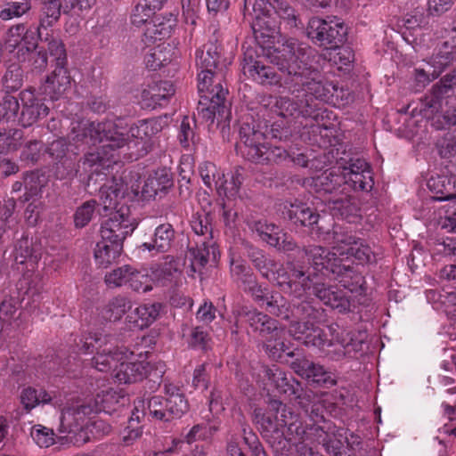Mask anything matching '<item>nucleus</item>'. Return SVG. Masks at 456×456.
<instances>
[{
  "mask_svg": "<svg viewBox=\"0 0 456 456\" xmlns=\"http://www.w3.org/2000/svg\"><path fill=\"white\" fill-rule=\"evenodd\" d=\"M314 50L307 44L294 38L286 40L281 47L268 53L272 63L286 74L285 84L293 92H303V96L295 99L268 95L262 100L264 106L282 118H311L318 126L327 128L322 122L328 117L316 100H323L328 90L321 80L318 69L311 65Z\"/></svg>",
  "mask_w": 456,
  "mask_h": 456,
  "instance_id": "1",
  "label": "nucleus"
},
{
  "mask_svg": "<svg viewBox=\"0 0 456 456\" xmlns=\"http://www.w3.org/2000/svg\"><path fill=\"white\" fill-rule=\"evenodd\" d=\"M332 338L328 339L324 331L314 325L311 321L294 322L289 328V332L296 340L302 342L306 346H315L325 351L326 347H334V350H327L326 355L332 361H338L354 351V343L346 330H336L332 327Z\"/></svg>",
  "mask_w": 456,
  "mask_h": 456,
  "instance_id": "2",
  "label": "nucleus"
},
{
  "mask_svg": "<svg viewBox=\"0 0 456 456\" xmlns=\"http://www.w3.org/2000/svg\"><path fill=\"white\" fill-rule=\"evenodd\" d=\"M74 129H77V132L91 133V139L105 142V147L114 151L128 145L133 139L141 141L147 139L141 120L129 127L124 126L122 120L118 119L117 121L106 120L77 124Z\"/></svg>",
  "mask_w": 456,
  "mask_h": 456,
  "instance_id": "3",
  "label": "nucleus"
},
{
  "mask_svg": "<svg viewBox=\"0 0 456 456\" xmlns=\"http://www.w3.org/2000/svg\"><path fill=\"white\" fill-rule=\"evenodd\" d=\"M254 266L268 280L276 281L279 286L299 284L305 289L311 286L310 274L305 265L299 261H289L286 267L274 259L263 254L261 250L254 249L249 254Z\"/></svg>",
  "mask_w": 456,
  "mask_h": 456,
  "instance_id": "4",
  "label": "nucleus"
},
{
  "mask_svg": "<svg viewBox=\"0 0 456 456\" xmlns=\"http://www.w3.org/2000/svg\"><path fill=\"white\" fill-rule=\"evenodd\" d=\"M312 185L320 196L330 195L324 200L334 215L348 218L357 211L354 200L348 194L341 175L325 172L313 178Z\"/></svg>",
  "mask_w": 456,
  "mask_h": 456,
  "instance_id": "5",
  "label": "nucleus"
},
{
  "mask_svg": "<svg viewBox=\"0 0 456 456\" xmlns=\"http://www.w3.org/2000/svg\"><path fill=\"white\" fill-rule=\"evenodd\" d=\"M303 252L314 273L332 274L333 278L338 280L346 288L348 287V283L345 278L354 280L356 283L361 280L360 274L352 266L341 263V259L336 256V252L317 245L305 247Z\"/></svg>",
  "mask_w": 456,
  "mask_h": 456,
  "instance_id": "6",
  "label": "nucleus"
},
{
  "mask_svg": "<svg viewBox=\"0 0 456 456\" xmlns=\"http://www.w3.org/2000/svg\"><path fill=\"white\" fill-rule=\"evenodd\" d=\"M113 340L115 338L110 335L95 333L87 338L84 343L83 353H88L90 346L96 349V354L92 359V365L99 371H108L115 362L129 359L133 355V352L126 347H115Z\"/></svg>",
  "mask_w": 456,
  "mask_h": 456,
  "instance_id": "7",
  "label": "nucleus"
},
{
  "mask_svg": "<svg viewBox=\"0 0 456 456\" xmlns=\"http://www.w3.org/2000/svg\"><path fill=\"white\" fill-rule=\"evenodd\" d=\"M289 419H293V412L278 400H271L265 411L259 408L254 411V421L270 443L282 439Z\"/></svg>",
  "mask_w": 456,
  "mask_h": 456,
  "instance_id": "8",
  "label": "nucleus"
},
{
  "mask_svg": "<svg viewBox=\"0 0 456 456\" xmlns=\"http://www.w3.org/2000/svg\"><path fill=\"white\" fill-rule=\"evenodd\" d=\"M306 34L314 43L329 49L341 46L346 40L347 28L337 17L312 18L306 28Z\"/></svg>",
  "mask_w": 456,
  "mask_h": 456,
  "instance_id": "9",
  "label": "nucleus"
},
{
  "mask_svg": "<svg viewBox=\"0 0 456 456\" xmlns=\"http://www.w3.org/2000/svg\"><path fill=\"white\" fill-rule=\"evenodd\" d=\"M84 123H92L89 120H80L74 121L71 123L70 132L68 134V139L69 143H74L78 145L79 143L85 144H93L102 143L101 151L97 150L95 151H88L86 152L83 158H81L77 163V168H82L85 172L90 171L93 167L101 166V167H109L107 162L113 160L116 162V156L118 155V151H111L110 148L105 147V142L103 141H94L91 139L89 132H77L76 125Z\"/></svg>",
  "mask_w": 456,
  "mask_h": 456,
  "instance_id": "10",
  "label": "nucleus"
},
{
  "mask_svg": "<svg viewBox=\"0 0 456 456\" xmlns=\"http://www.w3.org/2000/svg\"><path fill=\"white\" fill-rule=\"evenodd\" d=\"M94 413L90 404H81L65 409L61 417L60 432L67 433V437L74 444L80 446L90 441L87 419Z\"/></svg>",
  "mask_w": 456,
  "mask_h": 456,
  "instance_id": "11",
  "label": "nucleus"
},
{
  "mask_svg": "<svg viewBox=\"0 0 456 456\" xmlns=\"http://www.w3.org/2000/svg\"><path fill=\"white\" fill-rule=\"evenodd\" d=\"M136 224L131 217L130 209L121 205L118 209L110 213V216L101 227L102 240L122 247L124 240L133 232Z\"/></svg>",
  "mask_w": 456,
  "mask_h": 456,
  "instance_id": "12",
  "label": "nucleus"
},
{
  "mask_svg": "<svg viewBox=\"0 0 456 456\" xmlns=\"http://www.w3.org/2000/svg\"><path fill=\"white\" fill-rule=\"evenodd\" d=\"M239 134L237 147L241 154L251 162L260 164L268 143L265 134L254 124L244 122Z\"/></svg>",
  "mask_w": 456,
  "mask_h": 456,
  "instance_id": "13",
  "label": "nucleus"
},
{
  "mask_svg": "<svg viewBox=\"0 0 456 456\" xmlns=\"http://www.w3.org/2000/svg\"><path fill=\"white\" fill-rule=\"evenodd\" d=\"M308 273L310 274L311 286L307 288L309 289L313 287L314 294L323 302L324 305L330 306L333 309L338 310V312H346L350 308V302L345 292L335 286L326 285L324 283L313 282L312 273H310V267L305 265ZM302 289H305L301 286ZM306 290V289H305Z\"/></svg>",
  "mask_w": 456,
  "mask_h": 456,
  "instance_id": "14",
  "label": "nucleus"
},
{
  "mask_svg": "<svg viewBox=\"0 0 456 456\" xmlns=\"http://www.w3.org/2000/svg\"><path fill=\"white\" fill-rule=\"evenodd\" d=\"M292 367L301 377L325 387H331L337 384L336 378L332 372L327 370L322 365L314 363L306 358L296 359L292 362Z\"/></svg>",
  "mask_w": 456,
  "mask_h": 456,
  "instance_id": "15",
  "label": "nucleus"
},
{
  "mask_svg": "<svg viewBox=\"0 0 456 456\" xmlns=\"http://www.w3.org/2000/svg\"><path fill=\"white\" fill-rule=\"evenodd\" d=\"M134 357L130 356L129 360ZM128 359L119 361V365L115 368V379L119 383L130 384L142 380L144 378L151 376L153 366L143 361L126 362Z\"/></svg>",
  "mask_w": 456,
  "mask_h": 456,
  "instance_id": "16",
  "label": "nucleus"
},
{
  "mask_svg": "<svg viewBox=\"0 0 456 456\" xmlns=\"http://www.w3.org/2000/svg\"><path fill=\"white\" fill-rule=\"evenodd\" d=\"M241 69L244 75L262 85L273 86L278 85L281 81V77L272 67L255 60L251 54H245Z\"/></svg>",
  "mask_w": 456,
  "mask_h": 456,
  "instance_id": "17",
  "label": "nucleus"
},
{
  "mask_svg": "<svg viewBox=\"0 0 456 456\" xmlns=\"http://www.w3.org/2000/svg\"><path fill=\"white\" fill-rule=\"evenodd\" d=\"M318 426L304 425L297 415L293 413V419H289L284 430L285 439L296 446L297 451L299 445L314 444L315 429Z\"/></svg>",
  "mask_w": 456,
  "mask_h": 456,
  "instance_id": "18",
  "label": "nucleus"
},
{
  "mask_svg": "<svg viewBox=\"0 0 456 456\" xmlns=\"http://www.w3.org/2000/svg\"><path fill=\"white\" fill-rule=\"evenodd\" d=\"M22 102L21 121L23 126H28L37 122L40 118H45L49 113V108L36 98L32 90H23L20 94Z\"/></svg>",
  "mask_w": 456,
  "mask_h": 456,
  "instance_id": "19",
  "label": "nucleus"
},
{
  "mask_svg": "<svg viewBox=\"0 0 456 456\" xmlns=\"http://www.w3.org/2000/svg\"><path fill=\"white\" fill-rule=\"evenodd\" d=\"M456 60V37L438 45L428 64L434 69L431 76L436 78L447 67Z\"/></svg>",
  "mask_w": 456,
  "mask_h": 456,
  "instance_id": "20",
  "label": "nucleus"
},
{
  "mask_svg": "<svg viewBox=\"0 0 456 456\" xmlns=\"http://www.w3.org/2000/svg\"><path fill=\"white\" fill-rule=\"evenodd\" d=\"M228 90L224 88L222 83H217L212 89L210 95H201L205 101L209 102V105L199 109V113L206 121L213 123L216 114L224 116L226 111L225 100Z\"/></svg>",
  "mask_w": 456,
  "mask_h": 456,
  "instance_id": "21",
  "label": "nucleus"
},
{
  "mask_svg": "<svg viewBox=\"0 0 456 456\" xmlns=\"http://www.w3.org/2000/svg\"><path fill=\"white\" fill-rule=\"evenodd\" d=\"M72 81L66 65H55L54 69L45 78V92L53 100H57L70 89Z\"/></svg>",
  "mask_w": 456,
  "mask_h": 456,
  "instance_id": "22",
  "label": "nucleus"
},
{
  "mask_svg": "<svg viewBox=\"0 0 456 456\" xmlns=\"http://www.w3.org/2000/svg\"><path fill=\"white\" fill-rule=\"evenodd\" d=\"M314 444H322L326 452L333 456L339 454L342 447V442L339 437L342 435L332 422H325L324 425L318 426L315 429Z\"/></svg>",
  "mask_w": 456,
  "mask_h": 456,
  "instance_id": "23",
  "label": "nucleus"
},
{
  "mask_svg": "<svg viewBox=\"0 0 456 456\" xmlns=\"http://www.w3.org/2000/svg\"><path fill=\"white\" fill-rule=\"evenodd\" d=\"M247 317L248 325L265 339L270 336H278L284 333V329L279 325L278 321L265 314L253 311L248 312Z\"/></svg>",
  "mask_w": 456,
  "mask_h": 456,
  "instance_id": "24",
  "label": "nucleus"
},
{
  "mask_svg": "<svg viewBox=\"0 0 456 456\" xmlns=\"http://www.w3.org/2000/svg\"><path fill=\"white\" fill-rule=\"evenodd\" d=\"M128 402L127 397L121 392L114 389L102 390L98 393L94 398V413L103 411L111 414L118 411L121 407L125 406Z\"/></svg>",
  "mask_w": 456,
  "mask_h": 456,
  "instance_id": "25",
  "label": "nucleus"
},
{
  "mask_svg": "<svg viewBox=\"0 0 456 456\" xmlns=\"http://www.w3.org/2000/svg\"><path fill=\"white\" fill-rule=\"evenodd\" d=\"M283 214L295 224L311 226L317 224L319 214L314 212L305 203L294 202L285 206Z\"/></svg>",
  "mask_w": 456,
  "mask_h": 456,
  "instance_id": "26",
  "label": "nucleus"
},
{
  "mask_svg": "<svg viewBox=\"0 0 456 456\" xmlns=\"http://www.w3.org/2000/svg\"><path fill=\"white\" fill-rule=\"evenodd\" d=\"M175 240V230L170 224H161L155 229L151 242H144L142 247L148 250H157L159 252L168 251Z\"/></svg>",
  "mask_w": 456,
  "mask_h": 456,
  "instance_id": "27",
  "label": "nucleus"
},
{
  "mask_svg": "<svg viewBox=\"0 0 456 456\" xmlns=\"http://www.w3.org/2000/svg\"><path fill=\"white\" fill-rule=\"evenodd\" d=\"M28 238H21L15 245L13 257L16 265H25L27 271H33L40 259V254L31 248Z\"/></svg>",
  "mask_w": 456,
  "mask_h": 456,
  "instance_id": "28",
  "label": "nucleus"
},
{
  "mask_svg": "<svg viewBox=\"0 0 456 456\" xmlns=\"http://www.w3.org/2000/svg\"><path fill=\"white\" fill-rule=\"evenodd\" d=\"M327 235L326 240L340 256L348 255L351 251L349 248H353L358 239L341 226H334Z\"/></svg>",
  "mask_w": 456,
  "mask_h": 456,
  "instance_id": "29",
  "label": "nucleus"
},
{
  "mask_svg": "<svg viewBox=\"0 0 456 456\" xmlns=\"http://www.w3.org/2000/svg\"><path fill=\"white\" fill-rule=\"evenodd\" d=\"M264 378L266 379L278 393L294 395L297 393L293 384L287 374L277 365H272L264 369Z\"/></svg>",
  "mask_w": 456,
  "mask_h": 456,
  "instance_id": "30",
  "label": "nucleus"
},
{
  "mask_svg": "<svg viewBox=\"0 0 456 456\" xmlns=\"http://www.w3.org/2000/svg\"><path fill=\"white\" fill-rule=\"evenodd\" d=\"M166 0H141L135 6L131 15V21L136 27L145 23L159 11Z\"/></svg>",
  "mask_w": 456,
  "mask_h": 456,
  "instance_id": "31",
  "label": "nucleus"
},
{
  "mask_svg": "<svg viewBox=\"0 0 456 456\" xmlns=\"http://www.w3.org/2000/svg\"><path fill=\"white\" fill-rule=\"evenodd\" d=\"M132 308L131 301L123 296H118L110 299L102 308L100 314L102 319L110 322L119 321L124 314Z\"/></svg>",
  "mask_w": 456,
  "mask_h": 456,
  "instance_id": "32",
  "label": "nucleus"
},
{
  "mask_svg": "<svg viewBox=\"0 0 456 456\" xmlns=\"http://www.w3.org/2000/svg\"><path fill=\"white\" fill-rule=\"evenodd\" d=\"M216 247L214 244L208 245L206 241H202L200 245L196 248H191L189 250V258L191 261V271L192 273H201L202 268L208 262L210 250L216 260Z\"/></svg>",
  "mask_w": 456,
  "mask_h": 456,
  "instance_id": "33",
  "label": "nucleus"
},
{
  "mask_svg": "<svg viewBox=\"0 0 456 456\" xmlns=\"http://www.w3.org/2000/svg\"><path fill=\"white\" fill-rule=\"evenodd\" d=\"M159 304L141 305L129 315L130 322H133L139 329L146 328L155 322L159 314Z\"/></svg>",
  "mask_w": 456,
  "mask_h": 456,
  "instance_id": "34",
  "label": "nucleus"
},
{
  "mask_svg": "<svg viewBox=\"0 0 456 456\" xmlns=\"http://www.w3.org/2000/svg\"><path fill=\"white\" fill-rule=\"evenodd\" d=\"M175 94L174 85L170 81H159L150 85L142 94L143 100H151L153 104H161V101L167 100Z\"/></svg>",
  "mask_w": 456,
  "mask_h": 456,
  "instance_id": "35",
  "label": "nucleus"
},
{
  "mask_svg": "<svg viewBox=\"0 0 456 456\" xmlns=\"http://www.w3.org/2000/svg\"><path fill=\"white\" fill-rule=\"evenodd\" d=\"M122 247L118 244L110 243L102 240L97 242L94 249V258L96 263L103 268H107L112 262L119 256Z\"/></svg>",
  "mask_w": 456,
  "mask_h": 456,
  "instance_id": "36",
  "label": "nucleus"
},
{
  "mask_svg": "<svg viewBox=\"0 0 456 456\" xmlns=\"http://www.w3.org/2000/svg\"><path fill=\"white\" fill-rule=\"evenodd\" d=\"M270 5L266 0H244V17L254 30L260 20L268 15Z\"/></svg>",
  "mask_w": 456,
  "mask_h": 456,
  "instance_id": "37",
  "label": "nucleus"
},
{
  "mask_svg": "<svg viewBox=\"0 0 456 456\" xmlns=\"http://www.w3.org/2000/svg\"><path fill=\"white\" fill-rule=\"evenodd\" d=\"M171 185L172 180L170 175L166 169H160L148 177L143 186V192L151 197L158 194L159 191H165Z\"/></svg>",
  "mask_w": 456,
  "mask_h": 456,
  "instance_id": "38",
  "label": "nucleus"
},
{
  "mask_svg": "<svg viewBox=\"0 0 456 456\" xmlns=\"http://www.w3.org/2000/svg\"><path fill=\"white\" fill-rule=\"evenodd\" d=\"M151 273L154 280L166 286L168 281H172L178 275V262L173 256H167L165 262L153 269Z\"/></svg>",
  "mask_w": 456,
  "mask_h": 456,
  "instance_id": "39",
  "label": "nucleus"
},
{
  "mask_svg": "<svg viewBox=\"0 0 456 456\" xmlns=\"http://www.w3.org/2000/svg\"><path fill=\"white\" fill-rule=\"evenodd\" d=\"M51 400V395L43 389L27 387L20 394V403L27 411H31L41 403H48Z\"/></svg>",
  "mask_w": 456,
  "mask_h": 456,
  "instance_id": "40",
  "label": "nucleus"
},
{
  "mask_svg": "<svg viewBox=\"0 0 456 456\" xmlns=\"http://www.w3.org/2000/svg\"><path fill=\"white\" fill-rule=\"evenodd\" d=\"M31 9V0H10L0 7V20L7 21L20 18Z\"/></svg>",
  "mask_w": 456,
  "mask_h": 456,
  "instance_id": "41",
  "label": "nucleus"
},
{
  "mask_svg": "<svg viewBox=\"0 0 456 456\" xmlns=\"http://www.w3.org/2000/svg\"><path fill=\"white\" fill-rule=\"evenodd\" d=\"M265 302V310L273 315L288 319L290 314V305L289 301L280 293L272 292Z\"/></svg>",
  "mask_w": 456,
  "mask_h": 456,
  "instance_id": "42",
  "label": "nucleus"
},
{
  "mask_svg": "<svg viewBox=\"0 0 456 456\" xmlns=\"http://www.w3.org/2000/svg\"><path fill=\"white\" fill-rule=\"evenodd\" d=\"M199 172L204 184L209 189L215 187L218 191V187L224 178V174L214 163L208 161L200 166Z\"/></svg>",
  "mask_w": 456,
  "mask_h": 456,
  "instance_id": "43",
  "label": "nucleus"
},
{
  "mask_svg": "<svg viewBox=\"0 0 456 456\" xmlns=\"http://www.w3.org/2000/svg\"><path fill=\"white\" fill-rule=\"evenodd\" d=\"M219 54L215 45H206L196 52V63L199 69H212L217 67Z\"/></svg>",
  "mask_w": 456,
  "mask_h": 456,
  "instance_id": "44",
  "label": "nucleus"
},
{
  "mask_svg": "<svg viewBox=\"0 0 456 456\" xmlns=\"http://www.w3.org/2000/svg\"><path fill=\"white\" fill-rule=\"evenodd\" d=\"M243 183V175L240 167H236L233 171L230 181L222 180L218 187V195L233 199L239 195L240 186Z\"/></svg>",
  "mask_w": 456,
  "mask_h": 456,
  "instance_id": "45",
  "label": "nucleus"
},
{
  "mask_svg": "<svg viewBox=\"0 0 456 456\" xmlns=\"http://www.w3.org/2000/svg\"><path fill=\"white\" fill-rule=\"evenodd\" d=\"M219 430L218 422L194 425L185 436V441L191 444L197 440H208Z\"/></svg>",
  "mask_w": 456,
  "mask_h": 456,
  "instance_id": "46",
  "label": "nucleus"
},
{
  "mask_svg": "<svg viewBox=\"0 0 456 456\" xmlns=\"http://www.w3.org/2000/svg\"><path fill=\"white\" fill-rule=\"evenodd\" d=\"M189 405L184 395L179 393H172L167 398L166 411L168 420L181 418L187 411Z\"/></svg>",
  "mask_w": 456,
  "mask_h": 456,
  "instance_id": "47",
  "label": "nucleus"
},
{
  "mask_svg": "<svg viewBox=\"0 0 456 456\" xmlns=\"http://www.w3.org/2000/svg\"><path fill=\"white\" fill-rule=\"evenodd\" d=\"M169 46L158 45L146 55V65L149 69L156 70L167 65L171 61Z\"/></svg>",
  "mask_w": 456,
  "mask_h": 456,
  "instance_id": "48",
  "label": "nucleus"
},
{
  "mask_svg": "<svg viewBox=\"0 0 456 456\" xmlns=\"http://www.w3.org/2000/svg\"><path fill=\"white\" fill-rule=\"evenodd\" d=\"M284 335L279 334L278 336H270L265 339L263 347L265 352L273 360H280L282 357L283 353H286L289 349V346L284 341Z\"/></svg>",
  "mask_w": 456,
  "mask_h": 456,
  "instance_id": "49",
  "label": "nucleus"
},
{
  "mask_svg": "<svg viewBox=\"0 0 456 456\" xmlns=\"http://www.w3.org/2000/svg\"><path fill=\"white\" fill-rule=\"evenodd\" d=\"M62 6L59 0H47L43 3L40 27L48 28L53 26L61 16Z\"/></svg>",
  "mask_w": 456,
  "mask_h": 456,
  "instance_id": "50",
  "label": "nucleus"
},
{
  "mask_svg": "<svg viewBox=\"0 0 456 456\" xmlns=\"http://www.w3.org/2000/svg\"><path fill=\"white\" fill-rule=\"evenodd\" d=\"M343 178L344 185L347 188L351 186L354 190L369 191L373 186L371 171H362L361 173L347 175Z\"/></svg>",
  "mask_w": 456,
  "mask_h": 456,
  "instance_id": "51",
  "label": "nucleus"
},
{
  "mask_svg": "<svg viewBox=\"0 0 456 456\" xmlns=\"http://www.w3.org/2000/svg\"><path fill=\"white\" fill-rule=\"evenodd\" d=\"M96 206L97 201L90 200L77 208L74 214V224L77 228H83L89 224L94 215Z\"/></svg>",
  "mask_w": 456,
  "mask_h": 456,
  "instance_id": "52",
  "label": "nucleus"
},
{
  "mask_svg": "<svg viewBox=\"0 0 456 456\" xmlns=\"http://www.w3.org/2000/svg\"><path fill=\"white\" fill-rule=\"evenodd\" d=\"M442 94H437L433 86L430 94L425 95L421 100V110L425 112L427 117H431L442 110V102L444 99Z\"/></svg>",
  "mask_w": 456,
  "mask_h": 456,
  "instance_id": "53",
  "label": "nucleus"
},
{
  "mask_svg": "<svg viewBox=\"0 0 456 456\" xmlns=\"http://www.w3.org/2000/svg\"><path fill=\"white\" fill-rule=\"evenodd\" d=\"M231 273L238 281L241 282L244 287L252 285L256 280L250 267L240 261H232L231 265Z\"/></svg>",
  "mask_w": 456,
  "mask_h": 456,
  "instance_id": "54",
  "label": "nucleus"
},
{
  "mask_svg": "<svg viewBox=\"0 0 456 456\" xmlns=\"http://www.w3.org/2000/svg\"><path fill=\"white\" fill-rule=\"evenodd\" d=\"M27 39V28L24 24L12 26L5 37V45L10 51H13Z\"/></svg>",
  "mask_w": 456,
  "mask_h": 456,
  "instance_id": "55",
  "label": "nucleus"
},
{
  "mask_svg": "<svg viewBox=\"0 0 456 456\" xmlns=\"http://www.w3.org/2000/svg\"><path fill=\"white\" fill-rule=\"evenodd\" d=\"M19 109L20 104L16 97L9 94L0 96V120L15 118Z\"/></svg>",
  "mask_w": 456,
  "mask_h": 456,
  "instance_id": "56",
  "label": "nucleus"
},
{
  "mask_svg": "<svg viewBox=\"0 0 456 456\" xmlns=\"http://www.w3.org/2000/svg\"><path fill=\"white\" fill-rule=\"evenodd\" d=\"M119 196L120 191L116 186L103 185L100 189V200L104 210L116 209Z\"/></svg>",
  "mask_w": 456,
  "mask_h": 456,
  "instance_id": "57",
  "label": "nucleus"
},
{
  "mask_svg": "<svg viewBox=\"0 0 456 456\" xmlns=\"http://www.w3.org/2000/svg\"><path fill=\"white\" fill-rule=\"evenodd\" d=\"M167 398L156 395L152 396L148 400L146 411L153 418L164 420H168L167 411H166Z\"/></svg>",
  "mask_w": 456,
  "mask_h": 456,
  "instance_id": "58",
  "label": "nucleus"
},
{
  "mask_svg": "<svg viewBox=\"0 0 456 456\" xmlns=\"http://www.w3.org/2000/svg\"><path fill=\"white\" fill-rule=\"evenodd\" d=\"M30 436L40 447H49L54 444V433L42 425H36L32 428Z\"/></svg>",
  "mask_w": 456,
  "mask_h": 456,
  "instance_id": "59",
  "label": "nucleus"
},
{
  "mask_svg": "<svg viewBox=\"0 0 456 456\" xmlns=\"http://www.w3.org/2000/svg\"><path fill=\"white\" fill-rule=\"evenodd\" d=\"M153 280L152 275L149 276L146 273L132 270L128 283L135 291L147 292L151 290V281Z\"/></svg>",
  "mask_w": 456,
  "mask_h": 456,
  "instance_id": "60",
  "label": "nucleus"
},
{
  "mask_svg": "<svg viewBox=\"0 0 456 456\" xmlns=\"http://www.w3.org/2000/svg\"><path fill=\"white\" fill-rule=\"evenodd\" d=\"M351 251L348 255L354 256L362 264L371 263L375 260V256L370 246L364 243L361 239H357L356 244L349 248Z\"/></svg>",
  "mask_w": 456,
  "mask_h": 456,
  "instance_id": "61",
  "label": "nucleus"
},
{
  "mask_svg": "<svg viewBox=\"0 0 456 456\" xmlns=\"http://www.w3.org/2000/svg\"><path fill=\"white\" fill-rule=\"evenodd\" d=\"M132 270L133 269L128 265L115 269L105 276V281L109 285L115 287L122 286L128 282Z\"/></svg>",
  "mask_w": 456,
  "mask_h": 456,
  "instance_id": "62",
  "label": "nucleus"
},
{
  "mask_svg": "<svg viewBox=\"0 0 456 456\" xmlns=\"http://www.w3.org/2000/svg\"><path fill=\"white\" fill-rule=\"evenodd\" d=\"M22 70L17 64L11 65L4 76L7 88L18 90L22 86Z\"/></svg>",
  "mask_w": 456,
  "mask_h": 456,
  "instance_id": "63",
  "label": "nucleus"
},
{
  "mask_svg": "<svg viewBox=\"0 0 456 456\" xmlns=\"http://www.w3.org/2000/svg\"><path fill=\"white\" fill-rule=\"evenodd\" d=\"M433 86L437 94H442L444 96L449 95L456 88V70L444 76Z\"/></svg>",
  "mask_w": 456,
  "mask_h": 456,
  "instance_id": "64",
  "label": "nucleus"
}]
</instances>
